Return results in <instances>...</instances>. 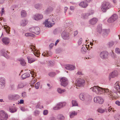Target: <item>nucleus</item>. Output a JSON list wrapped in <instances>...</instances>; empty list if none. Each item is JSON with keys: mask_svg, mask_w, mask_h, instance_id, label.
<instances>
[{"mask_svg": "<svg viewBox=\"0 0 120 120\" xmlns=\"http://www.w3.org/2000/svg\"><path fill=\"white\" fill-rule=\"evenodd\" d=\"M114 42L112 41H110L108 43V45L109 47H111L114 44Z\"/></svg>", "mask_w": 120, "mask_h": 120, "instance_id": "obj_43", "label": "nucleus"}, {"mask_svg": "<svg viewBox=\"0 0 120 120\" xmlns=\"http://www.w3.org/2000/svg\"><path fill=\"white\" fill-rule=\"evenodd\" d=\"M8 115L3 110L0 111V120H6L7 119Z\"/></svg>", "mask_w": 120, "mask_h": 120, "instance_id": "obj_8", "label": "nucleus"}, {"mask_svg": "<svg viewBox=\"0 0 120 120\" xmlns=\"http://www.w3.org/2000/svg\"><path fill=\"white\" fill-rule=\"evenodd\" d=\"M111 92L112 93H114V94H116L117 95L118 93L120 94V82H117L114 85L113 87L112 88L111 90Z\"/></svg>", "mask_w": 120, "mask_h": 120, "instance_id": "obj_2", "label": "nucleus"}, {"mask_svg": "<svg viewBox=\"0 0 120 120\" xmlns=\"http://www.w3.org/2000/svg\"><path fill=\"white\" fill-rule=\"evenodd\" d=\"M97 111L100 113H103L105 112V110L104 109H102L101 108H99L97 110Z\"/></svg>", "mask_w": 120, "mask_h": 120, "instance_id": "obj_42", "label": "nucleus"}, {"mask_svg": "<svg viewBox=\"0 0 120 120\" xmlns=\"http://www.w3.org/2000/svg\"><path fill=\"white\" fill-rule=\"evenodd\" d=\"M0 53L2 56L6 57L7 58L8 57V55L6 52L8 53L7 51H5L4 49H2L0 51Z\"/></svg>", "mask_w": 120, "mask_h": 120, "instance_id": "obj_15", "label": "nucleus"}, {"mask_svg": "<svg viewBox=\"0 0 120 120\" xmlns=\"http://www.w3.org/2000/svg\"><path fill=\"white\" fill-rule=\"evenodd\" d=\"M66 104V103L65 102L62 103L60 102L57 104V105L60 109L61 107H63V105L65 106Z\"/></svg>", "mask_w": 120, "mask_h": 120, "instance_id": "obj_33", "label": "nucleus"}, {"mask_svg": "<svg viewBox=\"0 0 120 120\" xmlns=\"http://www.w3.org/2000/svg\"><path fill=\"white\" fill-rule=\"evenodd\" d=\"M53 10V8L51 7H48L45 11V13L46 14L49 13L51 12Z\"/></svg>", "mask_w": 120, "mask_h": 120, "instance_id": "obj_23", "label": "nucleus"}, {"mask_svg": "<svg viewBox=\"0 0 120 120\" xmlns=\"http://www.w3.org/2000/svg\"><path fill=\"white\" fill-rule=\"evenodd\" d=\"M82 38H80V39L79 40L78 42V44L79 45H80L82 43Z\"/></svg>", "mask_w": 120, "mask_h": 120, "instance_id": "obj_52", "label": "nucleus"}, {"mask_svg": "<svg viewBox=\"0 0 120 120\" xmlns=\"http://www.w3.org/2000/svg\"><path fill=\"white\" fill-rule=\"evenodd\" d=\"M24 86V85L23 83H20L18 84V88L19 89H21Z\"/></svg>", "mask_w": 120, "mask_h": 120, "instance_id": "obj_40", "label": "nucleus"}, {"mask_svg": "<svg viewBox=\"0 0 120 120\" xmlns=\"http://www.w3.org/2000/svg\"><path fill=\"white\" fill-rule=\"evenodd\" d=\"M24 102V101L23 99H21L20 100V102H19V103L20 104H22Z\"/></svg>", "mask_w": 120, "mask_h": 120, "instance_id": "obj_59", "label": "nucleus"}, {"mask_svg": "<svg viewBox=\"0 0 120 120\" xmlns=\"http://www.w3.org/2000/svg\"><path fill=\"white\" fill-rule=\"evenodd\" d=\"M110 32L109 29H104L102 30V35L104 37L107 36Z\"/></svg>", "mask_w": 120, "mask_h": 120, "instance_id": "obj_14", "label": "nucleus"}, {"mask_svg": "<svg viewBox=\"0 0 120 120\" xmlns=\"http://www.w3.org/2000/svg\"><path fill=\"white\" fill-rule=\"evenodd\" d=\"M11 90H12L14 89V84H12L11 85Z\"/></svg>", "mask_w": 120, "mask_h": 120, "instance_id": "obj_62", "label": "nucleus"}, {"mask_svg": "<svg viewBox=\"0 0 120 120\" xmlns=\"http://www.w3.org/2000/svg\"><path fill=\"white\" fill-rule=\"evenodd\" d=\"M111 7V4L108 2L104 1L103 2L101 7L102 11L104 12H105L107 10Z\"/></svg>", "mask_w": 120, "mask_h": 120, "instance_id": "obj_4", "label": "nucleus"}, {"mask_svg": "<svg viewBox=\"0 0 120 120\" xmlns=\"http://www.w3.org/2000/svg\"><path fill=\"white\" fill-rule=\"evenodd\" d=\"M35 107L36 108H39L41 109V107L39 103H37V105Z\"/></svg>", "mask_w": 120, "mask_h": 120, "instance_id": "obj_51", "label": "nucleus"}, {"mask_svg": "<svg viewBox=\"0 0 120 120\" xmlns=\"http://www.w3.org/2000/svg\"><path fill=\"white\" fill-rule=\"evenodd\" d=\"M5 84L4 79L3 78H0V85L4 87Z\"/></svg>", "mask_w": 120, "mask_h": 120, "instance_id": "obj_28", "label": "nucleus"}, {"mask_svg": "<svg viewBox=\"0 0 120 120\" xmlns=\"http://www.w3.org/2000/svg\"><path fill=\"white\" fill-rule=\"evenodd\" d=\"M61 36L65 40H68L70 38L69 34L68 32L65 31L62 32Z\"/></svg>", "mask_w": 120, "mask_h": 120, "instance_id": "obj_7", "label": "nucleus"}, {"mask_svg": "<svg viewBox=\"0 0 120 120\" xmlns=\"http://www.w3.org/2000/svg\"><path fill=\"white\" fill-rule=\"evenodd\" d=\"M79 98L80 99L82 100H84V94L83 93H81L79 95Z\"/></svg>", "mask_w": 120, "mask_h": 120, "instance_id": "obj_41", "label": "nucleus"}, {"mask_svg": "<svg viewBox=\"0 0 120 120\" xmlns=\"http://www.w3.org/2000/svg\"><path fill=\"white\" fill-rule=\"evenodd\" d=\"M43 114L44 115H47L48 113V111L47 110H45L43 111Z\"/></svg>", "mask_w": 120, "mask_h": 120, "instance_id": "obj_48", "label": "nucleus"}, {"mask_svg": "<svg viewBox=\"0 0 120 120\" xmlns=\"http://www.w3.org/2000/svg\"><path fill=\"white\" fill-rule=\"evenodd\" d=\"M56 75V73L54 72H51L49 74V75L51 77H53Z\"/></svg>", "mask_w": 120, "mask_h": 120, "instance_id": "obj_39", "label": "nucleus"}, {"mask_svg": "<svg viewBox=\"0 0 120 120\" xmlns=\"http://www.w3.org/2000/svg\"><path fill=\"white\" fill-rule=\"evenodd\" d=\"M43 18V15L42 14H37L34 16V19L35 20H38L42 19Z\"/></svg>", "mask_w": 120, "mask_h": 120, "instance_id": "obj_17", "label": "nucleus"}, {"mask_svg": "<svg viewBox=\"0 0 120 120\" xmlns=\"http://www.w3.org/2000/svg\"><path fill=\"white\" fill-rule=\"evenodd\" d=\"M54 61H50L49 62V65L50 66H53V65L54 64Z\"/></svg>", "mask_w": 120, "mask_h": 120, "instance_id": "obj_49", "label": "nucleus"}, {"mask_svg": "<svg viewBox=\"0 0 120 120\" xmlns=\"http://www.w3.org/2000/svg\"><path fill=\"white\" fill-rule=\"evenodd\" d=\"M2 40L3 43L5 45H7L9 43V39L7 38H4L2 39Z\"/></svg>", "mask_w": 120, "mask_h": 120, "instance_id": "obj_19", "label": "nucleus"}, {"mask_svg": "<svg viewBox=\"0 0 120 120\" xmlns=\"http://www.w3.org/2000/svg\"><path fill=\"white\" fill-rule=\"evenodd\" d=\"M21 15L22 17H26V11L24 10H22L21 12Z\"/></svg>", "mask_w": 120, "mask_h": 120, "instance_id": "obj_36", "label": "nucleus"}, {"mask_svg": "<svg viewBox=\"0 0 120 120\" xmlns=\"http://www.w3.org/2000/svg\"><path fill=\"white\" fill-rule=\"evenodd\" d=\"M94 101L95 102L101 104L103 103L104 100L101 97H98L94 98Z\"/></svg>", "mask_w": 120, "mask_h": 120, "instance_id": "obj_12", "label": "nucleus"}, {"mask_svg": "<svg viewBox=\"0 0 120 120\" xmlns=\"http://www.w3.org/2000/svg\"><path fill=\"white\" fill-rule=\"evenodd\" d=\"M65 68L67 69L70 70H72L75 68V67L73 65L68 64L65 67Z\"/></svg>", "mask_w": 120, "mask_h": 120, "instance_id": "obj_16", "label": "nucleus"}, {"mask_svg": "<svg viewBox=\"0 0 120 120\" xmlns=\"http://www.w3.org/2000/svg\"><path fill=\"white\" fill-rule=\"evenodd\" d=\"M57 33V30L56 29H55L53 31V33L54 34H56Z\"/></svg>", "mask_w": 120, "mask_h": 120, "instance_id": "obj_60", "label": "nucleus"}, {"mask_svg": "<svg viewBox=\"0 0 120 120\" xmlns=\"http://www.w3.org/2000/svg\"><path fill=\"white\" fill-rule=\"evenodd\" d=\"M17 98H19V96L18 95H16L15 96H14L12 95H10L8 96V99L10 100H14L15 99L16 97Z\"/></svg>", "mask_w": 120, "mask_h": 120, "instance_id": "obj_21", "label": "nucleus"}, {"mask_svg": "<svg viewBox=\"0 0 120 120\" xmlns=\"http://www.w3.org/2000/svg\"><path fill=\"white\" fill-rule=\"evenodd\" d=\"M115 52L116 53L118 54H120V49L118 48H117L116 49Z\"/></svg>", "mask_w": 120, "mask_h": 120, "instance_id": "obj_45", "label": "nucleus"}, {"mask_svg": "<svg viewBox=\"0 0 120 120\" xmlns=\"http://www.w3.org/2000/svg\"><path fill=\"white\" fill-rule=\"evenodd\" d=\"M89 14L88 13H83L81 17L83 19H87Z\"/></svg>", "mask_w": 120, "mask_h": 120, "instance_id": "obj_30", "label": "nucleus"}, {"mask_svg": "<svg viewBox=\"0 0 120 120\" xmlns=\"http://www.w3.org/2000/svg\"><path fill=\"white\" fill-rule=\"evenodd\" d=\"M93 92H94L97 94H101L104 92H109V90L108 89L103 88L98 86H94L93 88H91Z\"/></svg>", "mask_w": 120, "mask_h": 120, "instance_id": "obj_1", "label": "nucleus"}, {"mask_svg": "<svg viewBox=\"0 0 120 120\" xmlns=\"http://www.w3.org/2000/svg\"><path fill=\"white\" fill-rule=\"evenodd\" d=\"M29 30L30 32L34 33L37 35L39 34L40 32V28L38 27H32L29 29Z\"/></svg>", "mask_w": 120, "mask_h": 120, "instance_id": "obj_5", "label": "nucleus"}, {"mask_svg": "<svg viewBox=\"0 0 120 120\" xmlns=\"http://www.w3.org/2000/svg\"><path fill=\"white\" fill-rule=\"evenodd\" d=\"M117 72L115 70L112 72L110 74L109 77L111 78H113L117 76Z\"/></svg>", "mask_w": 120, "mask_h": 120, "instance_id": "obj_20", "label": "nucleus"}, {"mask_svg": "<svg viewBox=\"0 0 120 120\" xmlns=\"http://www.w3.org/2000/svg\"><path fill=\"white\" fill-rule=\"evenodd\" d=\"M108 53L107 51H103L100 52V56L102 59H105L108 58Z\"/></svg>", "mask_w": 120, "mask_h": 120, "instance_id": "obj_6", "label": "nucleus"}, {"mask_svg": "<svg viewBox=\"0 0 120 120\" xmlns=\"http://www.w3.org/2000/svg\"><path fill=\"white\" fill-rule=\"evenodd\" d=\"M27 59L28 60V63H31L36 60L35 59H33L32 58H30L29 56L27 57Z\"/></svg>", "mask_w": 120, "mask_h": 120, "instance_id": "obj_35", "label": "nucleus"}, {"mask_svg": "<svg viewBox=\"0 0 120 120\" xmlns=\"http://www.w3.org/2000/svg\"><path fill=\"white\" fill-rule=\"evenodd\" d=\"M60 19L57 16H56L55 18L53 19H52V21L53 22L51 23L49 22L47 19L45 20V21L44 22V24L45 25V26L46 27H51L55 24V22H57V21H58Z\"/></svg>", "mask_w": 120, "mask_h": 120, "instance_id": "obj_3", "label": "nucleus"}, {"mask_svg": "<svg viewBox=\"0 0 120 120\" xmlns=\"http://www.w3.org/2000/svg\"><path fill=\"white\" fill-rule=\"evenodd\" d=\"M59 108L57 105L56 106L53 108V109L54 110H56L60 109Z\"/></svg>", "mask_w": 120, "mask_h": 120, "instance_id": "obj_54", "label": "nucleus"}, {"mask_svg": "<svg viewBox=\"0 0 120 120\" xmlns=\"http://www.w3.org/2000/svg\"><path fill=\"white\" fill-rule=\"evenodd\" d=\"M30 76V75L29 73L27 72L25 73L21 76V78H22L21 80H23Z\"/></svg>", "mask_w": 120, "mask_h": 120, "instance_id": "obj_18", "label": "nucleus"}, {"mask_svg": "<svg viewBox=\"0 0 120 120\" xmlns=\"http://www.w3.org/2000/svg\"><path fill=\"white\" fill-rule=\"evenodd\" d=\"M94 13V11L93 10H91L90 11V12H89V15H91L92 14H93Z\"/></svg>", "mask_w": 120, "mask_h": 120, "instance_id": "obj_57", "label": "nucleus"}, {"mask_svg": "<svg viewBox=\"0 0 120 120\" xmlns=\"http://www.w3.org/2000/svg\"><path fill=\"white\" fill-rule=\"evenodd\" d=\"M40 113V112L38 110H35L34 112V115L35 116H38L39 115Z\"/></svg>", "mask_w": 120, "mask_h": 120, "instance_id": "obj_44", "label": "nucleus"}, {"mask_svg": "<svg viewBox=\"0 0 120 120\" xmlns=\"http://www.w3.org/2000/svg\"><path fill=\"white\" fill-rule=\"evenodd\" d=\"M27 23V21L26 20L24 19L22 20L20 24L21 26H24L26 25Z\"/></svg>", "mask_w": 120, "mask_h": 120, "instance_id": "obj_32", "label": "nucleus"}, {"mask_svg": "<svg viewBox=\"0 0 120 120\" xmlns=\"http://www.w3.org/2000/svg\"><path fill=\"white\" fill-rule=\"evenodd\" d=\"M25 36L26 37L31 36L34 37V35L33 34L30 33H28L25 34Z\"/></svg>", "mask_w": 120, "mask_h": 120, "instance_id": "obj_38", "label": "nucleus"}, {"mask_svg": "<svg viewBox=\"0 0 120 120\" xmlns=\"http://www.w3.org/2000/svg\"><path fill=\"white\" fill-rule=\"evenodd\" d=\"M17 6H16V5H12L11 7V8L13 10H14V8H17Z\"/></svg>", "mask_w": 120, "mask_h": 120, "instance_id": "obj_53", "label": "nucleus"}, {"mask_svg": "<svg viewBox=\"0 0 120 120\" xmlns=\"http://www.w3.org/2000/svg\"><path fill=\"white\" fill-rule=\"evenodd\" d=\"M118 18L116 14H114L112 15L107 20V21L109 23H112L116 21Z\"/></svg>", "mask_w": 120, "mask_h": 120, "instance_id": "obj_10", "label": "nucleus"}, {"mask_svg": "<svg viewBox=\"0 0 120 120\" xmlns=\"http://www.w3.org/2000/svg\"><path fill=\"white\" fill-rule=\"evenodd\" d=\"M46 53L45 52V54L44 55V56H51L52 54V52L50 51H46Z\"/></svg>", "mask_w": 120, "mask_h": 120, "instance_id": "obj_31", "label": "nucleus"}, {"mask_svg": "<svg viewBox=\"0 0 120 120\" xmlns=\"http://www.w3.org/2000/svg\"><path fill=\"white\" fill-rule=\"evenodd\" d=\"M102 25L101 24H99L98 25L97 29V32L100 34H101L102 32L101 27Z\"/></svg>", "mask_w": 120, "mask_h": 120, "instance_id": "obj_26", "label": "nucleus"}, {"mask_svg": "<svg viewBox=\"0 0 120 120\" xmlns=\"http://www.w3.org/2000/svg\"><path fill=\"white\" fill-rule=\"evenodd\" d=\"M81 50V51H83L85 52H86V50L84 47H82Z\"/></svg>", "mask_w": 120, "mask_h": 120, "instance_id": "obj_50", "label": "nucleus"}, {"mask_svg": "<svg viewBox=\"0 0 120 120\" xmlns=\"http://www.w3.org/2000/svg\"><path fill=\"white\" fill-rule=\"evenodd\" d=\"M78 32L77 31H75L74 32V36H76L78 34Z\"/></svg>", "mask_w": 120, "mask_h": 120, "instance_id": "obj_61", "label": "nucleus"}, {"mask_svg": "<svg viewBox=\"0 0 120 120\" xmlns=\"http://www.w3.org/2000/svg\"><path fill=\"white\" fill-rule=\"evenodd\" d=\"M40 7V5L38 4H36L34 6L35 8L37 9H39Z\"/></svg>", "mask_w": 120, "mask_h": 120, "instance_id": "obj_47", "label": "nucleus"}, {"mask_svg": "<svg viewBox=\"0 0 120 120\" xmlns=\"http://www.w3.org/2000/svg\"><path fill=\"white\" fill-rule=\"evenodd\" d=\"M50 120H56V118L53 117H51Z\"/></svg>", "mask_w": 120, "mask_h": 120, "instance_id": "obj_64", "label": "nucleus"}, {"mask_svg": "<svg viewBox=\"0 0 120 120\" xmlns=\"http://www.w3.org/2000/svg\"><path fill=\"white\" fill-rule=\"evenodd\" d=\"M65 89L62 90L60 88H58L57 89V92L60 94H62V93L65 91Z\"/></svg>", "mask_w": 120, "mask_h": 120, "instance_id": "obj_34", "label": "nucleus"}, {"mask_svg": "<svg viewBox=\"0 0 120 120\" xmlns=\"http://www.w3.org/2000/svg\"><path fill=\"white\" fill-rule=\"evenodd\" d=\"M54 44L53 43H52L49 45V47L51 49L54 46Z\"/></svg>", "mask_w": 120, "mask_h": 120, "instance_id": "obj_56", "label": "nucleus"}, {"mask_svg": "<svg viewBox=\"0 0 120 120\" xmlns=\"http://www.w3.org/2000/svg\"><path fill=\"white\" fill-rule=\"evenodd\" d=\"M17 108L14 106H10L9 108V111L11 113L16 112L17 110Z\"/></svg>", "mask_w": 120, "mask_h": 120, "instance_id": "obj_13", "label": "nucleus"}, {"mask_svg": "<svg viewBox=\"0 0 120 120\" xmlns=\"http://www.w3.org/2000/svg\"><path fill=\"white\" fill-rule=\"evenodd\" d=\"M4 8H2L1 9V12L2 13H1V14L2 15H3V14L4 13Z\"/></svg>", "mask_w": 120, "mask_h": 120, "instance_id": "obj_58", "label": "nucleus"}, {"mask_svg": "<svg viewBox=\"0 0 120 120\" xmlns=\"http://www.w3.org/2000/svg\"><path fill=\"white\" fill-rule=\"evenodd\" d=\"M98 20L97 18H94L90 20L89 23L91 25H94L95 24Z\"/></svg>", "mask_w": 120, "mask_h": 120, "instance_id": "obj_22", "label": "nucleus"}, {"mask_svg": "<svg viewBox=\"0 0 120 120\" xmlns=\"http://www.w3.org/2000/svg\"><path fill=\"white\" fill-rule=\"evenodd\" d=\"M72 106H78V104L75 100H72Z\"/></svg>", "mask_w": 120, "mask_h": 120, "instance_id": "obj_37", "label": "nucleus"}, {"mask_svg": "<svg viewBox=\"0 0 120 120\" xmlns=\"http://www.w3.org/2000/svg\"><path fill=\"white\" fill-rule=\"evenodd\" d=\"M70 118H72L74 116L77 115V113L75 112V111H72L70 112Z\"/></svg>", "mask_w": 120, "mask_h": 120, "instance_id": "obj_25", "label": "nucleus"}, {"mask_svg": "<svg viewBox=\"0 0 120 120\" xmlns=\"http://www.w3.org/2000/svg\"><path fill=\"white\" fill-rule=\"evenodd\" d=\"M18 60L20 62V64L22 66H24L26 65V63L25 62L24 60L22 58L18 59Z\"/></svg>", "mask_w": 120, "mask_h": 120, "instance_id": "obj_24", "label": "nucleus"}, {"mask_svg": "<svg viewBox=\"0 0 120 120\" xmlns=\"http://www.w3.org/2000/svg\"><path fill=\"white\" fill-rule=\"evenodd\" d=\"M22 97L23 98L26 97V92H23L22 93Z\"/></svg>", "mask_w": 120, "mask_h": 120, "instance_id": "obj_46", "label": "nucleus"}, {"mask_svg": "<svg viewBox=\"0 0 120 120\" xmlns=\"http://www.w3.org/2000/svg\"><path fill=\"white\" fill-rule=\"evenodd\" d=\"M70 9L71 10H74V8L73 6H71L70 7Z\"/></svg>", "mask_w": 120, "mask_h": 120, "instance_id": "obj_63", "label": "nucleus"}, {"mask_svg": "<svg viewBox=\"0 0 120 120\" xmlns=\"http://www.w3.org/2000/svg\"><path fill=\"white\" fill-rule=\"evenodd\" d=\"M79 5L80 6L84 8H86L88 5L84 1L81 2Z\"/></svg>", "mask_w": 120, "mask_h": 120, "instance_id": "obj_27", "label": "nucleus"}, {"mask_svg": "<svg viewBox=\"0 0 120 120\" xmlns=\"http://www.w3.org/2000/svg\"><path fill=\"white\" fill-rule=\"evenodd\" d=\"M57 118L59 120H63L65 119L64 116L62 114H59L57 116Z\"/></svg>", "mask_w": 120, "mask_h": 120, "instance_id": "obj_29", "label": "nucleus"}, {"mask_svg": "<svg viewBox=\"0 0 120 120\" xmlns=\"http://www.w3.org/2000/svg\"><path fill=\"white\" fill-rule=\"evenodd\" d=\"M116 104L118 106L120 105V101H116Z\"/></svg>", "mask_w": 120, "mask_h": 120, "instance_id": "obj_55", "label": "nucleus"}, {"mask_svg": "<svg viewBox=\"0 0 120 120\" xmlns=\"http://www.w3.org/2000/svg\"><path fill=\"white\" fill-rule=\"evenodd\" d=\"M60 84L64 86H66L68 84V81L67 78L65 77L62 78L60 80Z\"/></svg>", "mask_w": 120, "mask_h": 120, "instance_id": "obj_11", "label": "nucleus"}, {"mask_svg": "<svg viewBox=\"0 0 120 120\" xmlns=\"http://www.w3.org/2000/svg\"><path fill=\"white\" fill-rule=\"evenodd\" d=\"M76 86H77L80 87L83 86L85 82V81L84 80H82L81 79H77L76 80Z\"/></svg>", "mask_w": 120, "mask_h": 120, "instance_id": "obj_9", "label": "nucleus"}]
</instances>
